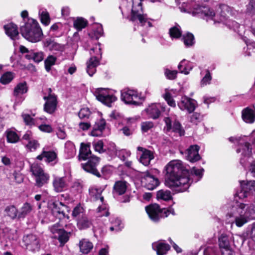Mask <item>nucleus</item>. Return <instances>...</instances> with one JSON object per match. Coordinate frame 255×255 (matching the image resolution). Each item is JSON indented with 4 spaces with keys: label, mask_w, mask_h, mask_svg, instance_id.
<instances>
[{
    "label": "nucleus",
    "mask_w": 255,
    "mask_h": 255,
    "mask_svg": "<svg viewBox=\"0 0 255 255\" xmlns=\"http://www.w3.org/2000/svg\"><path fill=\"white\" fill-rule=\"evenodd\" d=\"M91 115V112L88 108H83L79 112V117L81 119H88Z\"/></svg>",
    "instance_id": "obj_53"
},
{
    "label": "nucleus",
    "mask_w": 255,
    "mask_h": 255,
    "mask_svg": "<svg viewBox=\"0 0 255 255\" xmlns=\"http://www.w3.org/2000/svg\"><path fill=\"white\" fill-rule=\"evenodd\" d=\"M247 11L249 13L255 12V0H251L247 5Z\"/></svg>",
    "instance_id": "obj_64"
},
{
    "label": "nucleus",
    "mask_w": 255,
    "mask_h": 255,
    "mask_svg": "<svg viewBox=\"0 0 255 255\" xmlns=\"http://www.w3.org/2000/svg\"><path fill=\"white\" fill-rule=\"evenodd\" d=\"M4 212L7 216L12 219H15L17 216L18 217L17 210L14 206L6 207L4 210Z\"/></svg>",
    "instance_id": "obj_40"
},
{
    "label": "nucleus",
    "mask_w": 255,
    "mask_h": 255,
    "mask_svg": "<svg viewBox=\"0 0 255 255\" xmlns=\"http://www.w3.org/2000/svg\"><path fill=\"white\" fill-rule=\"evenodd\" d=\"M170 36L172 38H179L182 35V31L180 26L176 23L175 25L171 27L169 30Z\"/></svg>",
    "instance_id": "obj_33"
},
{
    "label": "nucleus",
    "mask_w": 255,
    "mask_h": 255,
    "mask_svg": "<svg viewBox=\"0 0 255 255\" xmlns=\"http://www.w3.org/2000/svg\"><path fill=\"white\" fill-rule=\"evenodd\" d=\"M35 179V185L37 187H41L48 183L49 180V175L45 173L41 167L36 163H33L30 167Z\"/></svg>",
    "instance_id": "obj_5"
},
{
    "label": "nucleus",
    "mask_w": 255,
    "mask_h": 255,
    "mask_svg": "<svg viewBox=\"0 0 255 255\" xmlns=\"http://www.w3.org/2000/svg\"><path fill=\"white\" fill-rule=\"evenodd\" d=\"M5 133L8 142L15 143L19 141V137L15 131L8 130Z\"/></svg>",
    "instance_id": "obj_38"
},
{
    "label": "nucleus",
    "mask_w": 255,
    "mask_h": 255,
    "mask_svg": "<svg viewBox=\"0 0 255 255\" xmlns=\"http://www.w3.org/2000/svg\"><path fill=\"white\" fill-rule=\"evenodd\" d=\"M177 72L176 70L171 71L166 69L164 71V74L166 77L169 80L175 79L176 77Z\"/></svg>",
    "instance_id": "obj_59"
},
{
    "label": "nucleus",
    "mask_w": 255,
    "mask_h": 255,
    "mask_svg": "<svg viewBox=\"0 0 255 255\" xmlns=\"http://www.w3.org/2000/svg\"><path fill=\"white\" fill-rule=\"evenodd\" d=\"M96 99L108 106H111L112 103L117 100V98L113 94H110L108 89L98 88L94 92Z\"/></svg>",
    "instance_id": "obj_8"
},
{
    "label": "nucleus",
    "mask_w": 255,
    "mask_h": 255,
    "mask_svg": "<svg viewBox=\"0 0 255 255\" xmlns=\"http://www.w3.org/2000/svg\"><path fill=\"white\" fill-rule=\"evenodd\" d=\"M32 209V206L30 204L25 203L18 212V217L19 218H24L31 211Z\"/></svg>",
    "instance_id": "obj_34"
},
{
    "label": "nucleus",
    "mask_w": 255,
    "mask_h": 255,
    "mask_svg": "<svg viewBox=\"0 0 255 255\" xmlns=\"http://www.w3.org/2000/svg\"><path fill=\"white\" fill-rule=\"evenodd\" d=\"M128 184V183L125 181L116 182L113 187V194L115 196L124 194L127 190Z\"/></svg>",
    "instance_id": "obj_24"
},
{
    "label": "nucleus",
    "mask_w": 255,
    "mask_h": 255,
    "mask_svg": "<svg viewBox=\"0 0 255 255\" xmlns=\"http://www.w3.org/2000/svg\"><path fill=\"white\" fill-rule=\"evenodd\" d=\"M56 57L53 55H49L44 61L45 68L47 72H49L51 70L52 66L55 64Z\"/></svg>",
    "instance_id": "obj_41"
},
{
    "label": "nucleus",
    "mask_w": 255,
    "mask_h": 255,
    "mask_svg": "<svg viewBox=\"0 0 255 255\" xmlns=\"http://www.w3.org/2000/svg\"><path fill=\"white\" fill-rule=\"evenodd\" d=\"M161 111H164L165 108L160 104L158 103L151 104L144 110L147 116L149 118L154 120L157 119L160 117Z\"/></svg>",
    "instance_id": "obj_15"
},
{
    "label": "nucleus",
    "mask_w": 255,
    "mask_h": 255,
    "mask_svg": "<svg viewBox=\"0 0 255 255\" xmlns=\"http://www.w3.org/2000/svg\"><path fill=\"white\" fill-rule=\"evenodd\" d=\"M178 106L181 110H186L189 113H191L196 108V102L193 99L184 96L178 103Z\"/></svg>",
    "instance_id": "obj_16"
},
{
    "label": "nucleus",
    "mask_w": 255,
    "mask_h": 255,
    "mask_svg": "<svg viewBox=\"0 0 255 255\" xmlns=\"http://www.w3.org/2000/svg\"><path fill=\"white\" fill-rule=\"evenodd\" d=\"M165 185L177 192L186 191L190 187L189 171L180 160L170 161L165 167Z\"/></svg>",
    "instance_id": "obj_1"
},
{
    "label": "nucleus",
    "mask_w": 255,
    "mask_h": 255,
    "mask_svg": "<svg viewBox=\"0 0 255 255\" xmlns=\"http://www.w3.org/2000/svg\"><path fill=\"white\" fill-rule=\"evenodd\" d=\"M199 147L197 145H191L187 149L186 159L191 162H195L200 159L201 157L198 153Z\"/></svg>",
    "instance_id": "obj_20"
},
{
    "label": "nucleus",
    "mask_w": 255,
    "mask_h": 255,
    "mask_svg": "<svg viewBox=\"0 0 255 255\" xmlns=\"http://www.w3.org/2000/svg\"><path fill=\"white\" fill-rule=\"evenodd\" d=\"M77 221V226L81 230L89 228L92 225L91 220L88 219L86 215L78 219Z\"/></svg>",
    "instance_id": "obj_32"
},
{
    "label": "nucleus",
    "mask_w": 255,
    "mask_h": 255,
    "mask_svg": "<svg viewBox=\"0 0 255 255\" xmlns=\"http://www.w3.org/2000/svg\"><path fill=\"white\" fill-rule=\"evenodd\" d=\"M39 14L40 15L41 22L45 25H48L50 22L48 13L44 10L40 9Z\"/></svg>",
    "instance_id": "obj_45"
},
{
    "label": "nucleus",
    "mask_w": 255,
    "mask_h": 255,
    "mask_svg": "<svg viewBox=\"0 0 255 255\" xmlns=\"http://www.w3.org/2000/svg\"><path fill=\"white\" fill-rule=\"evenodd\" d=\"M157 198L164 201H168L172 199L171 192L167 190H160L157 192Z\"/></svg>",
    "instance_id": "obj_37"
},
{
    "label": "nucleus",
    "mask_w": 255,
    "mask_h": 255,
    "mask_svg": "<svg viewBox=\"0 0 255 255\" xmlns=\"http://www.w3.org/2000/svg\"><path fill=\"white\" fill-rule=\"evenodd\" d=\"M85 214L84 213V210L82 207L80 205L77 206L75 207L72 212V215L75 218L77 221L78 219L84 216Z\"/></svg>",
    "instance_id": "obj_43"
},
{
    "label": "nucleus",
    "mask_w": 255,
    "mask_h": 255,
    "mask_svg": "<svg viewBox=\"0 0 255 255\" xmlns=\"http://www.w3.org/2000/svg\"><path fill=\"white\" fill-rule=\"evenodd\" d=\"M132 16L131 19L133 21L138 19L140 23H142L146 20L145 15L141 13L142 2L141 0H132Z\"/></svg>",
    "instance_id": "obj_12"
},
{
    "label": "nucleus",
    "mask_w": 255,
    "mask_h": 255,
    "mask_svg": "<svg viewBox=\"0 0 255 255\" xmlns=\"http://www.w3.org/2000/svg\"><path fill=\"white\" fill-rule=\"evenodd\" d=\"M91 154L90 144L82 143L79 154V159L86 160L88 159L90 156H92Z\"/></svg>",
    "instance_id": "obj_25"
},
{
    "label": "nucleus",
    "mask_w": 255,
    "mask_h": 255,
    "mask_svg": "<svg viewBox=\"0 0 255 255\" xmlns=\"http://www.w3.org/2000/svg\"><path fill=\"white\" fill-rule=\"evenodd\" d=\"M50 49L52 51H62L64 49V46L55 42H51L49 44Z\"/></svg>",
    "instance_id": "obj_56"
},
{
    "label": "nucleus",
    "mask_w": 255,
    "mask_h": 255,
    "mask_svg": "<svg viewBox=\"0 0 255 255\" xmlns=\"http://www.w3.org/2000/svg\"><path fill=\"white\" fill-rule=\"evenodd\" d=\"M106 121L104 119L97 120L94 124L91 135L93 136L102 135L103 131L105 128Z\"/></svg>",
    "instance_id": "obj_23"
},
{
    "label": "nucleus",
    "mask_w": 255,
    "mask_h": 255,
    "mask_svg": "<svg viewBox=\"0 0 255 255\" xmlns=\"http://www.w3.org/2000/svg\"><path fill=\"white\" fill-rule=\"evenodd\" d=\"M65 148L70 156H73L76 154V150L74 144L72 142H67L65 144Z\"/></svg>",
    "instance_id": "obj_51"
},
{
    "label": "nucleus",
    "mask_w": 255,
    "mask_h": 255,
    "mask_svg": "<svg viewBox=\"0 0 255 255\" xmlns=\"http://www.w3.org/2000/svg\"><path fill=\"white\" fill-rule=\"evenodd\" d=\"M45 154V158H46V161L50 162L54 161V163L57 162V154L54 151H44Z\"/></svg>",
    "instance_id": "obj_46"
},
{
    "label": "nucleus",
    "mask_w": 255,
    "mask_h": 255,
    "mask_svg": "<svg viewBox=\"0 0 255 255\" xmlns=\"http://www.w3.org/2000/svg\"><path fill=\"white\" fill-rule=\"evenodd\" d=\"M163 97L169 106L172 107H175L176 106L175 101L173 99L171 94L167 89H165V93L163 95Z\"/></svg>",
    "instance_id": "obj_47"
},
{
    "label": "nucleus",
    "mask_w": 255,
    "mask_h": 255,
    "mask_svg": "<svg viewBox=\"0 0 255 255\" xmlns=\"http://www.w3.org/2000/svg\"><path fill=\"white\" fill-rule=\"evenodd\" d=\"M212 80V76L209 70L206 71V74L204 77L202 79L200 82V85L201 87H204L209 85L211 83Z\"/></svg>",
    "instance_id": "obj_48"
},
{
    "label": "nucleus",
    "mask_w": 255,
    "mask_h": 255,
    "mask_svg": "<svg viewBox=\"0 0 255 255\" xmlns=\"http://www.w3.org/2000/svg\"><path fill=\"white\" fill-rule=\"evenodd\" d=\"M152 248L156 251L157 255H164L169 250L170 246L162 242H156L152 244Z\"/></svg>",
    "instance_id": "obj_22"
},
{
    "label": "nucleus",
    "mask_w": 255,
    "mask_h": 255,
    "mask_svg": "<svg viewBox=\"0 0 255 255\" xmlns=\"http://www.w3.org/2000/svg\"><path fill=\"white\" fill-rule=\"evenodd\" d=\"M141 182L145 188L150 190L154 189L159 184L158 179L148 172H145L142 174Z\"/></svg>",
    "instance_id": "obj_13"
},
{
    "label": "nucleus",
    "mask_w": 255,
    "mask_h": 255,
    "mask_svg": "<svg viewBox=\"0 0 255 255\" xmlns=\"http://www.w3.org/2000/svg\"><path fill=\"white\" fill-rule=\"evenodd\" d=\"M137 149L142 152L140 158V162L145 166L148 165L154 158L153 152L140 146L137 147Z\"/></svg>",
    "instance_id": "obj_17"
},
{
    "label": "nucleus",
    "mask_w": 255,
    "mask_h": 255,
    "mask_svg": "<svg viewBox=\"0 0 255 255\" xmlns=\"http://www.w3.org/2000/svg\"><path fill=\"white\" fill-rule=\"evenodd\" d=\"M242 119L247 123H253L255 120V114L253 110L247 108L242 111Z\"/></svg>",
    "instance_id": "obj_26"
},
{
    "label": "nucleus",
    "mask_w": 255,
    "mask_h": 255,
    "mask_svg": "<svg viewBox=\"0 0 255 255\" xmlns=\"http://www.w3.org/2000/svg\"><path fill=\"white\" fill-rule=\"evenodd\" d=\"M254 193H255V181H250L246 183L243 181L240 182V188L236 192L235 198L244 199Z\"/></svg>",
    "instance_id": "obj_6"
},
{
    "label": "nucleus",
    "mask_w": 255,
    "mask_h": 255,
    "mask_svg": "<svg viewBox=\"0 0 255 255\" xmlns=\"http://www.w3.org/2000/svg\"><path fill=\"white\" fill-rule=\"evenodd\" d=\"M23 242L27 250L34 252L38 251L40 248L39 241L37 237L33 234L24 236Z\"/></svg>",
    "instance_id": "obj_14"
},
{
    "label": "nucleus",
    "mask_w": 255,
    "mask_h": 255,
    "mask_svg": "<svg viewBox=\"0 0 255 255\" xmlns=\"http://www.w3.org/2000/svg\"><path fill=\"white\" fill-rule=\"evenodd\" d=\"M93 146L95 151L99 153H103L105 151L103 148L104 143L102 140H98L97 142L94 143Z\"/></svg>",
    "instance_id": "obj_58"
},
{
    "label": "nucleus",
    "mask_w": 255,
    "mask_h": 255,
    "mask_svg": "<svg viewBox=\"0 0 255 255\" xmlns=\"http://www.w3.org/2000/svg\"><path fill=\"white\" fill-rule=\"evenodd\" d=\"M227 216L234 219V223L241 227L251 220L255 219V199L250 204H245L235 199L230 204Z\"/></svg>",
    "instance_id": "obj_2"
},
{
    "label": "nucleus",
    "mask_w": 255,
    "mask_h": 255,
    "mask_svg": "<svg viewBox=\"0 0 255 255\" xmlns=\"http://www.w3.org/2000/svg\"><path fill=\"white\" fill-rule=\"evenodd\" d=\"M204 255H219L217 248L214 246L207 247L204 250Z\"/></svg>",
    "instance_id": "obj_49"
},
{
    "label": "nucleus",
    "mask_w": 255,
    "mask_h": 255,
    "mask_svg": "<svg viewBox=\"0 0 255 255\" xmlns=\"http://www.w3.org/2000/svg\"><path fill=\"white\" fill-rule=\"evenodd\" d=\"M20 32L27 40L37 42L40 40L42 35V30L37 22L33 19H28L24 25L21 26Z\"/></svg>",
    "instance_id": "obj_3"
},
{
    "label": "nucleus",
    "mask_w": 255,
    "mask_h": 255,
    "mask_svg": "<svg viewBox=\"0 0 255 255\" xmlns=\"http://www.w3.org/2000/svg\"><path fill=\"white\" fill-rule=\"evenodd\" d=\"M107 208L105 205L99 206L97 209L98 212L101 213L102 214L99 215L100 216H108L109 215V212L106 210Z\"/></svg>",
    "instance_id": "obj_63"
},
{
    "label": "nucleus",
    "mask_w": 255,
    "mask_h": 255,
    "mask_svg": "<svg viewBox=\"0 0 255 255\" xmlns=\"http://www.w3.org/2000/svg\"><path fill=\"white\" fill-rule=\"evenodd\" d=\"M53 185L57 192L63 191L66 187V182L63 177H55L53 181Z\"/></svg>",
    "instance_id": "obj_27"
},
{
    "label": "nucleus",
    "mask_w": 255,
    "mask_h": 255,
    "mask_svg": "<svg viewBox=\"0 0 255 255\" xmlns=\"http://www.w3.org/2000/svg\"><path fill=\"white\" fill-rule=\"evenodd\" d=\"M88 159L85 163H82L81 166L83 169L86 172L92 174L93 175L98 177H101L102 175L97 169V166L99 163V158L92 155Z\"/></svg>",
    "instance_id": "obj_9"
},
{
    "label": "nucleus",
    "mask_w": 255,
    "mask_h": 255,
    "mask_svg": "<svg viewBox=\"0 0 255 255\" xmlns=\"http://www.w3.org/2000/svg\"><path fill=\"white\" fill-rule=\"evenodd\" d=\"M83 188V184L79 181H76L73 182L72 186V188L77 191V192L80 193L82 191Z\"/></svg>",
    "instance_id": "obj_61"
},
{
    "label": "nucleus",
    "mask_w": 255,
    "mask_h": 255,
    "mask_svg": "<svg viewBox=\"0 0 255 255\" xmlns=\"http://www.w3.org/2000/svg\"><path fill=\"white\" fill-rule=\"evenodd\" d=\"M69 237L68 233L66 232L63 230L62 231H60V233L58 234V240L62 245L68 241Z\"/></svg>",
    "instance_id": "obj_50"
},
{
    "label": "nucleus",
    "mask_w": 255,
    "mask_h": 255,
    "mask_svg": "<svg viewBox=\"0 0 255 255\" xmlns=\"http://www.w3.org/2000/svg\"><path fill=\"white\" fill-rule=\"evenodd\" d=\"M6 34L11 39H14L18 34L17 27L13 23H9L4 26Z\"/></svg>",
    "instance_id": "obj_28"
},
{
    "label": "nucleus",
    "mask_w": 255,
    "mask_h": 255,
    "mask_svg": "<svg viewBox=\"0 0 255 255\" xmlns=\"http://www.w3.org/2000/svg\"><path fill=\"white\" fill-rule=\"evenodd\" d=\"M121 99L126 104L138 105L139 97L137 92L130 89H125L121 91Z\"/></svg>",
    "instance_id": "obj_10"
},
{
    "label": "nucleus",
    "mask_w": 255,
    "mask_h": 255,
    "mask_svg": "<svg viewBox=\"0 0 255 255\" xmlns=\"http://www.w3.org/2000/svg\"><path fill=\"white\" fill-rule=\"evenodd\" d=\"M219 245L221 250L230 247L229 237L225 234H222L219 238Z\"/></svg>",
    "instance_id": "obj_36"
},
{
    "label": "nucleus",
    "mask_w": 255,
    "mask_h": 255,
    "mask_svg": "<svg viewBox=\"0 0 255 255\" xmlns=\"http://www.w3.org/2000/svg\"><path fill=\"white\" fill-rule=\"evenodd\" d=\"M153 123L151 122H144L141 124V128L143 132H147L153 127Z\"/></svg>",
    "instance_id": "obj_60"
},
{
    "label": "nucleus",
    "mask_w": 255,
    "mask_h": 255,
    "mask_svg": "<svg viewBox=\"0 0 255 255\" xmlns=\"http://www.w3.org/2000/svg\"><path fill=\"white\" fill-rule=\"evenodd\" d=\"M248 142H245L244 144H241L240 147L237 149L238 153L241 152L243 157L241 158L240 162L242 165H244L247 159L251 155L252 148Z\"/></svg>",
    "instance_id": "obj_18"
},
{
    "label": "nucleus",
    "mask_w": 255,
    "mask_h": 255,
    "mask_svg": "<svg viewBox=\"0 0 255 255\" xmlns=\"http://www.w3.org/2000/svg\"><path fill=\"white\" fill-rule=\"evenodd\" d=\"M49 94L48 96H45L43 99L46 101L44 105V110L49 114L53 113L57 107V100L56 96L53 94H51V89L49 88Z\"/></svg>",
    "instance_id": "obj_11"
},
{
    "label": "nucleus",
    "mask_w": 255,
    "mask_h": 255,
    "mask_svg": "<svg viewBox=\"0 0 255 255\" xmlns=\"http://www.w3.org/2000/svg\"><path fill=\"white\" fill-rule=\"evenodd\" d=\"M203 117L200 114L194 113L190 118V122L195 125L200 122L202 120Z\"/></svg>",
    "instance_id": "obj_57"
},
{
    "label": "nucleus",
    "mask_w": 255,
    "mask_h": 255,
    "mask_svg": "<svg viewBox=\"0 0 255 255\" xmlns=\"http://www.w3.org/2000/svg\"><path fill=\"white\" fill-rule=\"evenodd\" d=\"M203 172H204V169L203 168L197 169L195 167H193L192 169L191 173L193 175H195L196 177L195 182L198 181L202 178L203 175Z\"/></svg>",
    "instance_id": "obj_52"
},
{
    "label": "nucleus",
    "mask_w": 255,
    "mask_h": 255,
    "mask_svg": "<svg viewBox=\"0 0 255 255\" xmlns=\"http://www.w3.org/2000/svg\"><path fill=\"white\" fill-rule=\"evenodd\" d=\"M61 207H65L64 204L61 202H50L48 203V207L51 209L52 214L59 219L64 217L65 214Z\"/></svg>",
    "instance_id": "obj_19"
},
{
    "label": "nucleus",
    "mask_w": 255,
    "mask_h": 255,
    "mask_svg": "<svg viewBox=\"0 0 255 255\" xmlns=\"http://www.w3.org/2000/svg\"><path fill=\"white\" fill-rule=\"evenodd\" d=\"M28 91V87L25 82L18 83L14 88L13 95L18 96L26 93Z\"/></svg>",
    "instance_id": "obj_31"
},
{
    "label": "nucleus",
    "mask_w": 255,
    "mask_h": 255,
    "mask_svg": "<svg viewBox=\"0 0 255 255\" xmlns=\"http://www.w3.org/2000/svg\"><path fill=\"white\" fill-rule=\"evenodd\" d=\"M197 12L203 16L207 21L213 20L214 24L222 22L224 20V17L216 14L214 10L208 6H199L197 9Z\"/></svg>",
    "instance_id": "obj_7"
},
{
    "label": "nucleus",
    "mask_w": 255,
    "mask_h": 255,
    "mask_svg": "<svg viewBox=\"0 0 255 255\" xmlns=\"http://www.w3.org/2000/svg\"><path fill=\"white\" fill-rule=\"evenodd\" d=\"M171 129H172L174 132L178 133L180 136L184 134V131L182 128L181 124L178 122L175 121Z\"/></svg>",
    "instance_id": "obj_55"
},
{
    "label": "nucleus",
    "mask_w": 255,
    "mask_h": 255,
    "mask_svg": "<svg viewBox=\"0 0 255 255\" xmlns=\"http://www.w3.org/2000/svg\"><path fill=\"white\" fill-rule=\"evenodd\" d=\"M146 211L149 218L154 222L158 221L161 217H167L170 214L175 215V213L173 209H160L158 204H151L145 208Z\"/></svg>",
    "instance_id": "obj_4"
},
{
    "label": "nucleus",
    "mask_w": 255,
    "mask_h": 255,
    "mask_svg": "<svg viewBox=\"0 0 255 255\" xmlns=\"http://www.w3.org/2000/svg\"><path fill=\"white\" fill-rule=\"evenodd\" d=\"M22 117L26 125H32L34 124V119L28 114H22Z\"/></svg>",
    "instance_id": "obj_62"
},
{
    "label": "nucleus",
    "mask_w": 255,
    "mask_h": 255,
    "mask_svg": "<svg viewBox=\"0 0 255 255\" xmlns=\"http://www.w3.org/2000/svg\"><path fill=\"white\" fill-rule=\"evenodd\" d=\"M39 146V144L38 141L33 138L30 141H29L26 145L27 148L29 149L30 151L36 150Z\"/></svg>",
    "instance_id": "obj_54"
},
{
    "label": "nucleus",
    "mask_w": 255,
    "mask_h": 255,
    "mask_svg": "<svg viewBox=\"0 0 255 255\" xmlns=\"http://www.w3.org/2000/svg\"><path fill=\"white\" fill-rule=\"evenodd\" d=\"M80 252L83 254H88L93 248V244L87 239H82L79 242Z\"/></svg>",
    "instance_id": "obj_29"
},
{
    "label": "nucleus",
    "mask_w": 255,
    "mask_h": 255,
    "mask_svg": "<svg viewBox=\"0 0 255 255\" xmlns=\"http://www.w3.org/2000/svg\"><path fill=\"white\" fill-rule=\"evenodd\" d=\"M178 68L180 73L188 75L192 69L193 66L189 62H187L185 59H183L179 64Z\"/></svg>",
    "instance_id": "obj_30"
},
{
    "label": "nucleus",
    "mask_w": 255,
    "mask_h": 255,
    "mask_svg": "<svg viewBox=\"0 0 255 255\" xmlns=\"http://www.w3.org/2000/svg\"><path fill=\"white\" fill-rule=\"evenodd\" d=\"M14 77V73L11 72H6L2 74L0 78V82L2 84L10 83Z\"/></svg>",
    "instance_id": "obj_39"
},
{
    "label": "nucleus",
    "mask_w": 255,
    "mask_h": 255,
    "mask_svg": "<svg viewBox=\"0 0 255 255\" xmlns=\"http://www.w3.org/2000/svg\"><path fill=\"white\" fill-rule=\"evenodd\" d=\"M183 40L186 47H190L194 44V36L191 33H187L183 36Z\"/></svg>",
    "instance_id": "obj_44"
},
{
    "label": "nucleus",
    "mask_w": 255,
    "mask_h": 255,
    "mask_svg": "<svg viewBox=\"0 0 255 255\" xmlns=\"http://www.w3.org/2000/svg\"><path fill=\"white\" fill-rule=\"evenodd\" d=\"M87 73L90 76H92L96 71V68L100 64L99 59L95 56H92L87 62Z\"/></svg>",
    "instance_id": "obj_21"
},
{
    "label": "nucleus",
    "mask_w": 255,
    "mask_h": 255,
    "mask_svg": "<svg viewBox=\"0 0 255 255\" xmlns=\"http://www.w3.org/2000/svg\"><path fill=\"white\" fill-rule=\"evenodd\" d=\"M27 59H32L34 62L39 63L43 59V54L42 52H33L32 51L30 54H27L25 56Z\"/></svg>",
    "instance_id": "obj_35"
},
{
    "label": "nucleus",
    "mask_w": 255,
    "mask_h": 255,
    "mask_svg": "<svg viewBox=\"0 0 255 255\" xmlns=\"http://www.w3.org/2000/svg\"><path fill=\"white\" fill-rule=\"evenodd\" d=\"M87 24V21L82 17H78L74 21V26L78 30L85 28Z\"/></svg>",
    "instance_id": "obj_42"
}]
</instances>
